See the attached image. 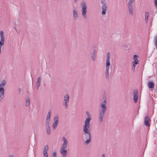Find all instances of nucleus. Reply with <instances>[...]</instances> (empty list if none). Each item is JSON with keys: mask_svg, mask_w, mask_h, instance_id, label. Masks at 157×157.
I'll use <instances>...</instances> for the list:
<instances>
[{"mask_svg": "<svg viewBox=\"0 0 157 157\" xmlns=\"http://www.w3.org/2000/svg\"><path fill=\"white\" fill-rule=\"evenodd\" d=\"M103 101L101 102V109L100 111L99 121L100 122H102L103 121V117L107 109L106 100L105 98H104Z\"/></svg>", "mask_w": 157, "mask_h": 157, "instance_id": "f257e3e1", "label": "nucleus"}, {"mask_svg": "<svg viewBox=\"0 0 157 157\" xmlns=\"http://www.w3.org/2000/svg\"><path fill=\"white\" fill-rule=\"evenodd\" d=\"M91 120V118H87L85 121V124L83 128V131L84 133H90V122Z\"/></svg>", "mask_w": 157, "mask_h": 157, "instance_id": "f03ea898", "label": "nucleus"}, {"mask_svg": "<svg viewBox=\"0 0 157 157\" xmlns=\"http://www.w3.org/2000/svg\"><path fill=\"white\" fill-rule=\"evenodd\" d=\"M82 7V14L83 18L85 19H86V13L87 11V7L86 3L85 1H82L81 4Z\"/></svg>", "mask_w": 157, "mask_h": 157, "instance_id": "7ed1b4c3", "label": "nucleus"}, {"mask_svg": "<svg viewBox=\"0 0 157 157\" xmlns=\"http://www.w3.org/2000/svg\"><path fill=\"white\" fill-rule=\"evenodd\" d=\"M135 1V0H129L127 3L129 13L131 15H133V8L132 4L134 3Z\"/></svg>", "mask_w": 157, "mask_h": 157, "instance_id": "20e7f679", "label": "nucleus"}, {"mask_svg": "<svg viewBox=\"0 0 157 157\" xmlns=\"http://www.w3.org/2000/svg\"><path fill=\"white\" fill-rule=\"evenodd\" d=\"M62 140L63 141V143L62 146V147L60 149V152H63V151H66L67 152V151L65 149L67 147V145L68 143V141L66 140L64 137H63L62 138Z\"/></svg>", "mask_w": 157, "mask_h": 157, "instance_id": "39448f33", "label": "nucleus"}, {"mask_svg": "<svg viewBox=\"0 0 157 157\" xmlns=\"http://www.w3.org/2000/svg\"><path fill=\"white\" fill-rule=\"evenodd\" d=\"M85 136L86 141L85 142L84 144L86 145H87L91 141V136L90 133H85Z\"/></svg>", "mask_w": 157, "mask_h": 157, "instance_id": "423d86ee", "label": "nucleus"}, {"mask_svg": "<svg viewBox=\"0 0 157 157\" xmlns=\"http://www.w3.org/2000/svg\"><path fill=\"white\" fill-rule=\"evenodd\" d=\"M110 53L108 52L107 54V58L106 59V69L109 70V67L110 65Z\"/></svg>", "mask_w": 157, "mask_h": 157, "instance_id": "0eeeda50", "label": "nucleus"}, {"mask_svg": "<svg viewBox=\"0 0 157 157\" xmlns=\"http://www.w3.org/2000/svg\"><path fill=\"white\" fill-rule=\"evenodd\" d=\"M69 96L68 94H66L64 98L63 105L65 107V108L68 107L67 103L69 101Z\"/></svg>", "mask_w": 157, "mask_h": 157, "instance_id": "6e6552de", "label": "nucleus"}, {"mask_svg": "<svg viewBox=\"0 0 157 157\" xmlns=\"http://www.w3.org/2000/svg\"><path fill=\"white\" fill-rule=\"evenodd\" d=\"M54 122L52 125V128L55 129L59 123V117L58 116H56L54 118Z\"/></svg>", "mask_w": 157, "mask_h": 157, "instance_id": "1a4fd4ad", "label": "nucleus"}, {"mask_svg": "<svg viewBox=\"0 0 157 157\" xmlns=\"http://www.w3.org/2000/svg\"><path fill=\"white\" fill-rule=\"evenodd\" d=\"M102 11L101 13L103 15L105 14L106 11L107 9V4L106 3L102 4Z\"/></svg>", "mask_w": 157, "mask_h": 157, "instance_id": "9d476101", "label": "nucleus"}, {"mask_svg": "<svg viewBox=\"0 0 157 157\" xmlns=\"http://www.w3.org/2000/svg\"><path fill=\"white\" fill-rule=\"evenodd\" d=\"M138 98V91L137 90L134 92L133 93V98L134 102L136 103L137 102Z\"/></svg>", "mask_w": 157, "mask_h": 157, "instance_id": "9b49d317", "label": "nucleus"}, {"mask_svg": "<svg viewBox=\"0 0 157 157\" xmlns=\"http://www.w3.org/2000/svg\"><path fill=\"white\" fill-rule=\"evenodd\" d=\"M48 145H46L44 147L43 152L44 157H48Z\"/></svg>", "mask_w": 157, "mask_h": 157, "instance_id": "f8f14e48", "label": "nucleus"}, {"mask_svg": "<svg viewBox=\"0 0 157 157\" xmlns=\"http://www.w3.org/2000/svg\"><path fill=\"white\" fill-rule=\"evenodd\" d=\"M6 84L5 80H3L1 83L0 84V91H4L5 89H4Z\"/></svg>", "mask_w": 157, "mask_h": 157, "instance_id": "ddd939ff", "label": "nucleus"}, {"mask_svg": "<svg viewBox=\"0 0 157 157\" xmlns=\"http://www.w3.org/2000/svg\"><path fill=\"white\" fill-rule=\"evenodd\" d=\"M0 36L1 37L0 43L4 44L5 43V37L4 35V33L2 31H0Z\"/></svg>", "mask_w": 157, "mask_h": 157, "instance_id": "4468645a", "label": "nucleus"}, {"mask_svg": "<svg viewBox=\"0 0 157 157\" xmlns=\"http://www.w3.org/2000/svg\"><path fill=\"white\" fill-rule=\"evenodd\" d=\"M97 52V50H94L92 53L91 57L93 61H94L96 59Z\"/></svg>", "mask_w": 157, "mask_h": 157, "instance_id": "2eb2a0df", "label": "nucleus"}, {"mask_svg": "<svg viewBox=\"0 0 157 157\" xmlns=\"http://www.w3.org/2000/svg\"><path fill=\"white\" fill-rule=\"evenodd\" d=\"M148 88L150 89H153L155 86V83L153 81L149 80L147 83Z\"/></svg>", "mask_w": 157, "mask_h": 157, "instance_id": "dca6fc26", "label": "nucleus"}, {"mask_svg": "<svg viewBox=\"0 0 157 157\" xmlns=\"http://www.w3.org/2000/svg\"><path fill=\"white\" fill-rule=\"evenodd\" d=\"M73 17L75 20H77L78 18L77 12L75 8L73 10Z\"/></svg>", "mask_w": 157, "mask_h": 157, "instance_id": "f3484780", "label": "nucleus"}, {"mask_svg": "<svg viewBox=\"0 0 157 157\" xmlns=\"http://www.w3.org/2000/svg\"><path fill=\"white\" fill-rule=\"evenodd\" d=\"M150 121L149 117L148 116H146L144 118V124L147 126L149 127L150 125V124L149 123Z\"/></svg>", "mask_w": 157, "mask_h": 157, "instance_id": "a211bd4d", "label": "nucleus"}, {"mask_svg": "<svg viewBox=\"0 0 157 157\" xmlns=\"http://www.w3.org/2000/svg\"><path fill=\"white\" fill-rule=\"evenodd\" d=\"M134 61L132 62V63L135 64H137L139 62L138 59V56L136 55H135L133 56Z\"/></svg>", "mask_w": 157, "mask_h": 157, "instance_id": "6ab92c4d", "label": "nucleus"}, {"mask_svg": "<svg viewBox=\"0 0 157 157\" xmlns=\"http://www.w3.org/2000/svg\"><path fill=\"white\" fill-rule=\"evenodd\" d=\"M40 81L41 78L40 77H38V78L37 79V82H36V88L37 90L39 89V88L40 86Z\"/></svg>", "mask_w": 157, "mask_h": 157, "instance_id": "aec40b11", "label": "nucleus"}, {"mask_svg": "<svg viewBox=\"0 0 157 157\" xmlns=\"http://www.w3.org/2000/svg\"><path fill=\"white\" fill-rule=\"evenodd\" d=\"M149 16V14L148 12H146L145 13V22L146 23H147L148 22L147 20L148 19V17Z\"/></svg>", "mask_w": 157, "mask_h": 157, "instance_id": "412c9836", "label": "nucleus"}, {"mask_svg": "<svg viewBox=\"0 0 157 157\" xmlns=\"http://www.w3.org/2000/svg\"><path fill=\"white\" fill-rule=\"evenodd\" d=\"M109 70L106 69L105 74V75L106 78V79H108L109 78Z\"/></svg>", "mask_w": 157, "mask_h": 157, "instance_id": "4be33fe9", "label": "nucleus"}, {"mask_svg": "<svg viewBox=\"0 0 157 157\" xmlns=\"http://www.w3.org/2000/svg\"><path fill=\"white\" fill-rule=\"evenodd\" d=\"M46 132L48 135H50L51 133V128L50 126L46 127Z\"/></svg>", "mask_w": 157, "mask_h": 157, "instance_id": "5701e85b", "label": "nucleus"}, {"mask_svg": "<svg viewBox=\"0 0 157 157\" xmlns=\"http://www.w3.org/2000/svg\"><path fill=\"white\" fill-rule=\"evenodd\" d=\"M30 99L29 98H28L26 99V103H25L26 106H28L30 105Z\"/></svg>", "mask_w": 157, "mask_h": 157, "instance_id": "b1692460", "label": "nucleus"}, {"mask_svg": "<svg viewBox=\"0 0 157 157\" xmlns=\"http://www.w3.org/2000/svg\"><path fill=\"white\" fill-rule=\"evenodd\" d=\"M4 92V91H0V101L3 98Z\"/></svg>", "mask_w": 157, "mask_h": 157, "instance_id": "393cba45", "label": "nucleus"}, {"mask_svg": "<svg viewBox=\"0 0 157 157\" xmlns=\"http://www.w3.org/2000/svg\"><path fill=\"white\" fill-rule=\"evenodd\" d=\"M61 154L62 155V157H66L67 155V152L63 151V152H60Z\"/></svg>", "mask_w": 157, "mask_h": 157, "instance_id": "a878e982", "label": "nucleus"}, {"mask_svg": "<svg viewBox=\"0 0 157 157\" xmlns=\"http://www.w3.org/2000/svg\"><path fill=\"white\" fill-rule=\"evenodd\" d=\"M51 117V111H49L48 112L47 116L46 117V120H50Z\"/></svg>", "mask_w": 157, "mask_h": 157, "instance_id": "bb28decb", "label": "nucleus"}, {"mask_svg": "<svg viewBox=\"0 0 157 157\" xmlns=\"http://www.w3.org/2000/svg\"><path fill=\"white\" fill-rule=\"evenodd\" d=\"M154 43L155 45L156 48H157V35L155 37L154 39Z\"/></svg>", "mask_w": 157, "mask_h": 157, "instance_id": "cd10ccee", "label": "nucleus"}, {"mask_svg": "<svg viewBox=\"0 0 157 157\" xmlns=\"http://www.w3.org/2000/svg\"><path fill=\"white\" fill-rule=\"evenodd\" d=\"M50 120H46V127L50 126Z\"/></svg>", "mask_w": 157, "mask_h": 157, "instance_id": "c85d7f7f", "label": "nucleus"}, {"mask_svg": "<svg viewBox=\"0 0 157 157\" xmlns=\"http://www.w3.org/2000/svg\"><path fill=\"white\" fill-rule=\"evenodd\" d=\"M132 71H133V72H134L135 71V68L136 66V64H135L134 63H132Z\"/></svg>", "mask_w": 157, "mask_h": 157, "instance_id": "c756f323", "label": "nucleus"}, {"mask_svg": "<svg viewBox=\"0 0 157 157\" xmlns=\"http://www.w3.org/2000/svg\"><path fill=\"white\" fill-rule=\"evenodd\" d=\"M52 157H57V153L56 152H54L52 154Z\"/></svg>", "mask_w": 157, "mask_h": 157, "instance_id": "7c9ffc66", "label": "nucleus"}, {"mask_svg": "<svg viewBox=\"0 0 157 157\" xmlns=\"http://www.w3.org/2000/svg\"><path fill=\"white\" fill-rule=\"evenodd\" d=\"M86 115L88 116V118H90V114L89 113V112L88 111H86Z\"/></svg>", "mask_w": 157, "mask_h": 157, "instance_id": "2f4dec72", "label": "nucleus"}, {"mask_svg": "<svg viewBox=\"0 0 157 157\" xmlns=\"http://www.w3.org/2000/svg\"><path fill=\"white\" fill-rule=\"evenodd\" d=\"M102 4L106 3L105 0H100Z\"/></svg>", "mask_w": 157, "mask_h": 157, "instance_id": "473e14b6", "label": "nucleus"}, {"mask_svg": "<svg viewBox=\"0 0 157 157\" xmlns=\"http://www.w3.org/2000/svg\"><path fill=\"white\" fill-rule=\"evenodd\" d=\"M154 3L155 6L157 7V0H154Z\"/></svg>", "mask_w": 157, "mask_h": 157, "instance_id": "72a5a7b5", "label": "nucleus"}, {"mask_svg": "<svg viewBox=\"0 0 157 157\" xmlns=\"http://www.w3.org/2000/svg\"><path fill=\"white\" fill-rule=\"evenodd\" d=\"M4 44L0 43V54L1 53V49L2 46Z\"/></svg>", "mask_w": 157, "mask_h": 157, "instance_id": "f704fd0d", "label": "nucleus"}, {"mask_svg": "<svg viewBox=\"0 0 157 157\" xmlns=\"http://www.w3.org/2000/svg\"><path fill=\"white\" fill-rule=\"evenodd\" d=\"M21 88H18V92L19 94H20L21 92Z\"/></svg>", "mask_w": 157, "mask_h": 157, "instance_id": "c9c22d12", "label": "nucleus"}, {"mask_svg": "<svg viewBox=\"0 0 157 157\" xmlns=\"http://www.w3.org/2000/svg\"><path fill=\"white\" fill-rule=\"evenodd\" d=\"M74 2L75 3H76L77 2V0H74Z\"/></svg>", "mask_w": 157, "mask_h": 157, "instance_id": "e433bc0d", "label": "nucleus"}, {"mask_svg": "<svg viewBox=\"0 0 157 157\" xmlns=\"http://www.w3.org/2000/svg\"><path fill=\"white\" fill-rule=\"evenodd\" d=\"M102 157H105L104 154H103L102 155Z\"/></svg>", "mask_w": 157, "mask_h": 157, "instance_id": "4c0bfd02", "label": "nucleus"}, {"mask_svg": "<svg viewBox=\"0 0 157 157\" xmlns=\"http://www.w3.org/2000/svg\"><path fill=\"white\" fill-rule=\"evenodd\" d=\"M14 29H15V30L17 31H17L16 29V27H14Z\"/></svg>", "mask_w": 157, "mask_h": 157, "instance_id": "58836bf2", "label": "nucleus"}, {"mask_svg": "<svg viewBox=\"0 0 157 157\" xmlns=\"http://www.w3.org/2000/svg\"><path fill=\"white\" fill-rule=\"evenodd\" d=\"M9 157H14V156L13 155H10Z\"/></svg>", "mask_w": 157, "mask_h": 157, "instance_id": "ea45409f", "label": "nucleus"}]
</instances>
